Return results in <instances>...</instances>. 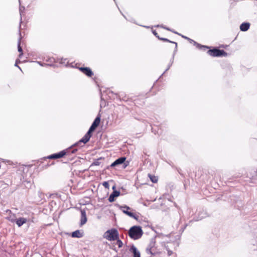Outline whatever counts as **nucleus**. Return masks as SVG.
<instances>
[{
    "mask_svg": "<svg viewBox=\"0 0 257 257\" xmlns=\"http://www.w3.org/2000/svg\"><path fill=\"white\" fill-rule=\"evenodd\" d=\"M72 237L81 238L83 236V232L79 230H77L72 233Z\"/></svg>",
    "mask_w": 257,
    "mask_h": 257,
    "instance_id": "19",
    "label": "nucleus"
},
{
    "mask_svg": "<svg viewBox=\"0 0 257 257\" xmlns=\"http://www.w3.org/2000/svg\"><path fill=\"white\" fill-rule=\"evenodd\" d=\"M102 185L105 188H109V183L108 182H106V181H105L103 183H102Z\"/></svg>",
    "mask_w": 257,
    "mask_h": 257,
    "instance_id": "25",
    "label": "nucleus"
},
{
    "mask_svg": "<svg viewBox=\"0 0 257 257\" xmlns=\"http://www.w3.org/2000/svg\"><path fill=\"white\" fill-rule=\"evenodd\" d=\"M79 70L88 77H91L93 75V72L89 67H79Z\"/></svg>",
    "mask_w": 257,
    "mask_h": 257,
    "instance_id": "10",
    "label": "nucleus"
},
{
    "mask_svg": "<svg viewBox=\"0 0 257 257\" xmlns=\"http://www.w3.org/2000/svg\"><path fill=\"white\" fill-rule=\"evenodd\" d=\"M79 146L81 147L80 145H72L70 147L64 150L59 153L53 154L51 155L48 156L44 158V160L47 159H56L62 158L65 156H70L71 154H74L78 151L77 149L74 148L75 147Z\"/></svg>",
    "mask_w": 257,
    "mask_h": 257,
    "instance_id": "2",
    "label": "nucleus"
},
{
    "mask_svg": "<svg viewBox=\"0 0 257 257\" xmlns=\"http://www.w3.org/2000/svg\"><path fill=\"white\" fill-rule=\"evenodd\" d=\"M166 247V249L168 251V254L169 256H170L171 254H173V251L170 250L167 247Z\"/></svg>",
    "mask_w": 257,
    "mask_h": 257,
    "instance_id": "27",
    "label": "nucleus"
},
{
    "mask_svg": "<svg viewBox=\"0 0 257 257\" xmlns=\"http://www.w3.org/2000/svg\"><path fill=\"white\" fill-rule=\"evenodd\" d=\"M100 119L101 115L100 113H98V115L95 118L91 126L90 127L88 131L85 134L84 136L81 140L74 144V145H80L81 143L85 144L87 143L92 136L91 133L93 132L99 125L100 122Z\"/></svg>",
    "mask_w": 257,
    "mask_h": 257,
    "instance_id": "1",
    "label": "nucleus"
},
{
    "mask_svg": "<svg viewBox=\"0 0 257 257\" xmlns=\"http://www.w3.org/2000/svg\"><path fill=\"white\" fill-rule=\"evenodd\" d=\"M106 91H107V94H111L112 95H113V92H112V91H111V90H107Z\"/></svg>",
    "mask_w": 257,
    "mask_h": 257,
    "instance_id": "32",
    "label": "nucleus"
},
{
    "mask_svg": "<svg viewBox=\"0 0 257 257\" xmlns=\"http://www.w3.org/2000/svg\"><path fill=\"white\" fill-rule=\"evenodd\" d=\"M207 54L213 57H218L221 56H227V53L223 50H220L217 48H214L212 49L208 50Z\"/></svg>",
    "mask_w": 257,
    "mask_h": 257,
    "instance_id": "5",
    "label": "nucleus"
},
{
    "mask_svg": "<svg viewBox=\"0 0 257 257\" xmlns=\"http://www.w3.org/2000/svg\"><path fill=\"white\" fill-rule=\"evenodd\" d=\"M180 36H181L182 38H184V39H187V40H188V39L189 38H188V37H186V36H184L182 35H181Z\"/></svg>",
    "mask_w": 257,
    "mask_h": 257,
    "instance_id": "33",
    "label": "nucleus"
},
{
    "mask_svg": "<svg viewBox=\"0 0 257 257\" xmlns=\"http://www.w3.org/2000/svg\"><path fill=\"white\" fill-rule=\"evenodd\" d=\"M167 30L169 31H171H171H172V30H171V29H170L169 28H168V29H167Z\"/></svg>",
    "mask_w": 257,
    "mask_h": 257,
    "instance_id": "37",
    "label": "nucleus"
},
{
    "mask_svg": "<svg viewBox=\"0 0 257 257\" xmlns=\"http://www.w3.org/2000/svg\"><path fill=\"white\" fill-rule=\"evenodd\" d=\"M177 170L178 172L182 176H183V174L182 173V170L180 168H177Z\"/></svg>",
    "mask_w": 257,
    "mask_h": 257,
    "instance_id": "30",
    "label": "nucleus"
},
{
    "mask_svg": "<svg viewBox=\"0 0 257 257\" xmlns=\"http://www.w3.org/2000/svg\"><path fill=\"white\" fill-rule=\"evenodd\" d=\"M119 208L122 211L123 213L128 215V216L132 217L136 220H138L139 216L136 215L133 212L130 211L129 210L132 209L128 206L123 205L120 206L119 205Z\"/></svg>",
    "mask_w": 257,
    "mask_h": 257,
    "instance_id": "8",
    "label": "nucleus"
},
{
    "mask_svg": "<svg viewBox=\"0 0 257 257\" xmlns=\"http://www.w3.org/2000/svg\"><path fill=\"white\" fill-rule=\"evenodd\" d=\"M103 94L101 95V103H100V107H102L103 106L104 107L105 106L106 102L104 100V98L103 97Z\"/></svg>",
    "mask_w": 257,
    "mask_h": 257,
    "instance_id": "22",
    "label": "nucleus"
},
{
    "mask_svg": "<svg viewBox=\"0 0 257 257\" xmlns=\"http://www.w3.org/2000/svg\"><path fill=\"white\" fill-rule=\"evenodd\" d=\"M171 32H172L173 33H175V34H177V35H181V34H179V33H177V32H175V31H174V30H172Z\"/></svg>",
    "mask_w": 257,
    "mask_h": 257,
    "instance_id": "34",
    "label": "nucleus"
},
{
    "mask_svg": "<svg viewBox=\"0 0 257 257\" xmlns=\"http://www.w3.org/2000/svg\"><path fill=\"white\" fill-rule=\"evenodd\" d=\"M120 195V192L116 190H114L110 195L108 198V201L110 202H112L115 200V197H116Z\"/></svg>",
    "mask_w": 257,
    "mask_h": 257,
    "instance_id": "14",
    "label": "nucleus"
},
{
    "mask_svg": "<svg viewBox=\"0 0 257 257\" xmlns=\"http://www.w3.org/2000/svg\"><path fill=\"white\" fill-rule=\"evenodd\" d=\"M143 231L140 226H134L128 231L129 236L135 240L140 238L143 235Z\"/></svg>",
    "mask_w": 257,
    "mask_h": 257,
    "instance_id": "3",
    "label": "nucleus"
},
{
    "mask_svg": "<svg viewBox=\"0 0 257 257\" xmlns=\"http://www.w3.org/2000/svg\"><path fill=\"white\" fill-rule=\"evenodd\" d=\"M156 237H152L150 241V243L146 248V252L148 254H155L156 252Z\"/></svg>",
    "mask_w": 257,
    "mask_h": 257,
    "instance_id": "6",
    "label": "nucleus"
},
{
    "mask_svg": "<svg viewBox=\"0 0 257 257\" xmlns=\"http://www.w3.org/2000/svg\"><path fill=\"white\" fill-rule=\"evenodd\" d=\"M125 159L126 158L124 157L119 158L110 165V167H113L118 165L122 164L125 161Z\"/></svg>",
    "mask_w": 257,
    "mask_h": 257,
    "instance_id": "13",
    "label": "nucleus"
},
{
    "mask_svg": "<svg viewBox=\"0 0 257 257\" xmlns=\"http://www.w3.org/2000/svg\"><path fill=\"white\" fill-rule=\"evenodd\" d=\"M87 221V217H86V212L84 210H81V220L80 225L81 226L84 225L86 223Z\"/></svg>",
    "mask_w": 257,
    "mask_h": 257,
    "instance_id": "16",
    "label": "nucleus"
},
{
    "mask_svg": "<svg viewBox=\"0 0 257 257\" xmlns=\"http://www.w3.org/2000/svg\"><path fill=\"white\" fill-rule=\"evenodd\" d=\"M171 32H172L173 33H175V34H177V35H181V34H179V33H177V32H175V31H174V30H172Z\"/></svg>",
    "mask_w": 257,
    "mask_h": 257,
    "instance_id": "35",
    "label": "nucleus"
},
{
    "mask_svg": "<svg viewBox=\"0 0 257 257\" xmlns=\"http://www.w3.org/2000/svg\"><path fill=\"white\" fill-rule=\"evenodd\" d=\"M93 164H94L95 165H99V162H97H97H94V163H93Z\"/></svg>",
    "mask_w": 257,
    "mask_h": 257,
    "instance_id": "36",
    "label": "nucleus"
},
{
    "mask_svg": "<svg viewBox=\"0 0 257 257\" xmlns=\"http://www.w3.org/2000/svg\"><path fill=\"white\" fill-rule=\"evenodd\" d=\"M114 188H115V186H113V187H112V189H114Z\"/></svg>",
    "mask_w": 257,
    "mask_h": 257,
    "instance_id": "38",
    "label": "nucleus"
},
{
    "mask_svg": "<svg viewBox=\"0 0 257 257\" xmlns=\"http://www.w3.org/2000/svg\"><path fill=\"white\" fill-rule=\"evenodd\" d=\"M116 240V245H118V247H119V248L121 247L123 245V243L120 239H119V237Z\"/></svg>",
    "mask_w": 257,
    "mask_h": 257,
    "instance_id": "23",
    "label": "nucleus"
},
{
    "mask_svg": "<svg viewBox=\"0 0 257 257\" xmlns=\"http://www.w3.org/2000/svg\"><path fill=\"white\" fill-rule=\"evenodd\" d=\"M130 251L133 253V257H140V252L134 245L131 246Z\"/></svg>",
    "mask_w": 257,
    "mask_h": 257,
    "instance_id": "15",
    "label": "nucleus"
},
{
    "mask_svg": "<svg viewBox=\"0 0 257 257\" xmlns=\"http://www.w3.org/2000/svg\"><path fill=\"white\" fill-rule=\"evenodd\" d=\"M135 101V104H136L137 103V100H136Z\"/></svg>",
    "mask_w": 257,
    "mask_h": 257,
    "instance_id": "39",
    "label": "nucleus"
},
{
    "mask_svg": "<svg viewBox=\"0 0 257 257\" xmlns=\"http://www.w3.org/2000/svg\"><path fill=\"white\" fill-rule=\"evenodd\" d=\"M19 38L18 41V52L20 53L19 57L21 58L23 55V53L22 48L21 46V40L22 39V36L21 35L20 29H19Z\"/></svg>",
    "mask_w": 257,
    "mask_h": 257,
    "instance_id": "11",
    "label": "nucleus"
},
{
    "mask_svg": "<svg viewBox=\"0 0 257 257\" xmlns=\"http://www.w3.org/2000/svg\"><path fill=\"white\" fill-rule=\"evenodd\" d=\"M25 9V8L24 7H22V6L20 7L19 11H20V14L21 15V19H20V22L19 27V29H21V23L22 22V13L24 12Z\"/></svg>",
    "mask_w": 257,
    "mask_h": 257,
    "instance_id": "20",
    "label": "nucleus"
},
{
    "mask_svg": "<svg viewBox=\"0 0 257 257\" xmlns=\"http://www.w3.org/2000/svg\"><path fill=\"white\" fill-rule=\"evenodd\" d=\"M118 232L115 228L109 229L104 232L103 237L109 241H114L118 239Z\"/></svg>",
    "mask_w": 257,
    "mask_h": 257,
    "instance_id": "4",
    "label": "nucleus"
},
{
    "mask_svg": "<svg viewBox=\"0 0 257 257\" xmlns=\"http://www.w3.org/2000/svg\"><path fill=\"white\" fill-rule=\"evenodd\" d=\"M18 62H20V60H17L16 61L15 64V66L18 67L21 70V68L18 65Z\"/></svg>",
    "mask_w": 257,
    "mask_h": 257,
    "instance_id": "29",
    "label": "nucleus"
},
{
    "mask_svg": "<svg viewBox=\"0 0 257 257\" xmlns=\"http://www.w3.org/2000/svg\"><path fill=\"white\" fill-rule=\"evenodd\" d=\"M250 27V24L247 22H244L242 23L240 26V30L242 32H245L247 31Z\"/></svg>",
    "mask_w": 257,
    "mask_h": 257,
    "instance_id": "17",
    "label": "nucleus"
},
{
    "mask_svg": "<svg viewBox=\"0 0 257 257\" xmlns=\"http://www.w3.org/2000/svg\"><path fill=\"white\" fill-rule=\"evenodd\" d=\"M27 221V219L24 217H21L19 218H17L15 222L17 224L19 227L21 226L24 224L26 223Z\"/></svg>",
    "mask_w": 257,
    "mask_h": 257,
    "instance_id": "18",
    "label": "nucleus"
},
{
    "mask_svg": "<svg viewBox=\"0 0 257 257\" xmlns=\"http://www.w3.org/2000/svg\"><path fill=\"white\" fill-rule=\"evenodd\" d=\"M256 172H257V170H256Z\"/></svg>",
    "mask_w": 257,
    "mask_h": 257,
    "instance_id": "40",
    "label": "nucleus"
},
{
    "mask_svg": "<svg viewBox=\"0 0 257 257\" xmlns=\"http://www.w3.org/2000/svg\"><path fill=\"white\" fill-rule=\"evenodd\" d=\"M148 176H149L150 180H151V181L153 183H157V182L158 178L156 176L152 175H151L150 174H148Z\"/></svg>",
    "mask_w": 257,
    "mask_h": 257,
    "instance_id": "21",
    "label": "nucleus"
},
{
    "mask_svg": "<svg viewBox=\"0 0 257 257\" xmlns=\"http://www.w3.org/2000/svg\"><path fill=\"white\" fill-rule=\"evenodd\" d=\"M0 160H1L2 162H5V163H6V162H7V163H9L10 162V161H9V160H5L4 159H1V158H0Z\"/></svg>",
    "mask_w": 257,
    "mask_h": 257,
    "instance_id": "31",
    "label": "nucleus"
},
{
    "mask_svg": "<svg viewBox=\"0 0 257 257\" xmlns=\"http://www.w3.org/2000/svg\"><path fill=\"white\" fill-rule=\"evenodd\" d=\"M156 127V126H154L152 127V132H153L155 134H158L159 135L161 133L159 132V129H158V130L157 131Z\"/></svg>",
    "mask_w": 257,
    "mask_h": 257,
    "instance_id": "24",
    "label": "nucleus"
},
{
    "mask_svg": "<svg viewBox=\"0 0 257 257\" xmlns=\"http://www.w3.org/2000/svg\"><path fill=\"white\" fill-rule=\"evenodd\" d=\"M6 212L9 213V215L6 218L7 219L12 223L15 222L17 219L16 214L12 213L11 210L9 209L7 210Z\"/></svg>",
    "mask_w": 257,
    "mask_h": 257,
    "instance_id": "12",
    "label": "nucleus"
},
{
    "mask_svg": "<svg viewBox=\"0 0 257 257\" xmlns=\"http://www.w3.org/2000/svg\"><path fill=\"white\" fill-rule=\"evenodd\" d=\"M156 27H161V28H163L164 29H166V30H167V29H168V27H166V26H164L163 25H158L157 26H156Z\"/></svg>",
    "mask_w": 257,
    "mask_h": 257,
    "instance_id": "28",
    "label": "nucleus"
},
{
    "mask_svg": "<svg viewBox=\"0 0 257 257\" xmlns=\"http://www.w3.org/2000/svg\"><path fill=\"white\" fill-rule=\"evenodd\" d=\"M152 33L158 39L159 38H160L156 30H153Z\"/></svg>",
    "mask_w": 257,
    "mask_h": 257,
    "instance_id": "26",
    "label": "nucleus"
},
{
    "mask_svg": "<svg viewBox=\"0 0 257 257\" xmlns=\"http://www.w3.org/2000/svg\"><path fill=\"white\" fill-rule=\"evenodd\" d=\"M159 40H162V41H163L164 42H169V43H173V44H174L175 45V51L174 52L172 58L171 59L170 62V63H169V64L168 65V67L167 68V69L165 70V71L164 72V73H165L166 72H167L170 69V68L171 67V66H172V65L173 63L175 54L176 52L177 51V43L176 42H175L170 41V40H169V39H168L167 38H162V37L159 38Z\"/></svg>",
    "mask_w": 257,
    "mask_h": 257,
    "instance_id": "7",
    "label": "nucleus"
},
{
    "mask_svg": "<svg viewBox=\"0 0 257 257\" xmlns=\"http://www.w3.org/2000/svg\"><path fill=\"white\" fill-rule=\"evenodd\" d=\"M188 41H189V42L190 43H192L194 46H195L196 47V48H197L198 49H199L200 50H202L205 51L206 49H208L209 48V47H208L207 46L202 45L197 43L196 42H195V41H194L193 40H192L190 38L188 39Z\"/></svg>",
    "mask_w": 257,
    "mask_h": 257,
    "instance_id": "9",
    "label": "nucleus"
}]
</instances>
